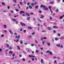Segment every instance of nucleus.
Wrapping results in <instances>:
<instances>
[{"label":"nucleus","instance_id":"nucleus-60","mask_svg":"<svg viewBox=\"0 0 64 64\" xmlns=\"http://www.w3.org/2000/svg\"><path fill=\"white\" fill-rule=\"evenodd\" d=\"M22 60L24 61H25V59L24 58H23L22 59Z\"/></svg>","mask_w":64,"mask_h":64},{"label":"nucleus","instance_id":"nucleus-27","mask_svg":"<svg viewBox=\"0 0 64 64\" xmlns=\"http://www.w3.org/2000/svg\"><path fill=\"white\" fill-rule=\"evenodd\" d=\"M55 40L56 41H58V38H55Z\"/></svg>","mask_w":64,"mask_h":64},{"label":"nucleus","instance_id":"nucleus-1","mask_svg":"<svg viewBox=\"0 0 64 64\" xmlns=\"http://www.w3.org/2000/svg\"><path fill=\"white\" fill-rule=\"evenodd\" d=\"M40 8H43V9L45 10H48V9L47 7H46V6H44L43 5H41L40 6Z\"/></svg>","mask_w":64,"mask_h":64},{"label":"nucleus","instance_id":"nucleus-12","mask_svg":"<svg viewBox=\"0 0 64 64\" xmlns=\"http://www.w3.org/2000/svg\"><path fill=\"white\" fill-rule=\"evenodd\" d=\"M56 46L57 47H60V45L59 44H56Z\"/></svg>","mask_w":64,"mask_h":64},{"label":"nucleus","instance_id":"nucleus-46","mask_svg":"<svg viewBox=\"0 0 64 64\" xmlns=\"http://www.w3.org/2000/svg\"><path fill=\"white\" fill-rule=\"evenodd\" d=\"M10 12L12 13H14V11L13 10H11Z\"/></svg>","mask_w":64,"mask_h":64},{"label":"nucleus","instance_id":"nucleus-14","mask_svg":"<svg viewBox=\"0 0 64 64\" xmlns=\"http://www.w3.org/2000/svg\"><path fill=\"white\" fill-rule=\"evenodd\" d=\"M25 14H26V15H27L28 16H30V15L28 13H26Z\"/></svg>","mask_w":64,"mask_h":64},{"label":"nucleus","instance_id":"nucleus-22","mask_svg":"<svg viewBox=\"0 0 64 64\" xmlns=\"http://www.w3.org/2000/svg\"><path fill=\"white\" fill-rule=\"evenodd\" d=\"M28 7H29V8H30V9H32V6H30V5L28 6Z\"/></svg>","mask_w":64,"mask_h":64},{"label":"nucleus","instance_id":"nucleus-5","mask_svg":"<svg viewBox=\"0 0 64 64\" xmlns=\"http://www.w3.org/2000/svg\"><path fill=\"white\" fill-rule=\"evenodd\" d=\"M47 29L48 30H51L52 29V28L50 27H48L47 28Z\"/></svg>","mask_w":64,"mask_h":64},{"label":"nucleus","instance_id":"nucleus-55","mask_svg":"<svg viewBox=\"0 0 64 64\" xmlns=\"http://www.w3.org/2000/svg\"><path fill=\"white\" fill-rule=\"evenodd\" d=\"M57 62V61L56 60H54V63H56Z\"/></svg>","mask_w":64,"mask_h":64},{"label":"nucleus","instance_id":"nucleus-20","mask_svg":"<svg viewBox=\"0 0 64 64\" xmlns=\"http://www.w3.org/2000/svg\"><path fill=\"white\" fill-rule=\"evenodd\" d=\"M8 48H9V49H10V50H11V49H12V47L11 46H9L8 47Z\"/></svg>","mask_w":64,"mask_h":64},{"label":"nucleus","instance_id":"nucleus-57","mask_svg":"<svg viewBox=\"0 0 64 64\" xmlns=\"http://www.w3.org/2000/svg\"><path fill=\"white\" fill-rule=\"evenodd\" d=\"M12 56L13 57H14V56H15V54H13L12 55Z\"/></svg>","mask_w":64,"mask_h":64},{"label":"nucleus","instance_id":"nucleus-31","mask_svg":"<svg viewBox=\"0 0 64 64\" xmlns=\"http://www.w3.org/2000/svg\"><path fill=\"white\" fill-rule=\"evenodd\" d=\"M34 41H35L36 43L37 44H38V41H36L35 40H34Z\"/></svg>","mask_w":64,"mask_h":64},{"label":"nucleus","instance_id":"nucleus-25","mask_svg":"<svg viewBox=\"0 0 64 64\" xmlns=\"http://www.w3.org/2000/svg\"><path fill=\"white\" fill-rule=\"evenodd\" d=\"M57 35L59 37H60V34L59 33H58L57 34Z\"/></svg>","mask_w":64,"mask_h":64},{"label":"nucleus","instance_id":"nucleus-35","mask_svg":"<svg viewBox=\"0 0 64 64\" xmlns=\"http://www.w3.org/2000/svg\"><path fill=\"white\" fill-rule=\"evenodd\" d=\"M35 8H36V9H38V6H36Z\"/></svg>","mask_w":64,"mask_h":64},{"label":"nucleus","instance_id":"nucleus-56","mask_svg":"<svg viewBox=\"0 0 64 64\" xmlns=\"http://www.w3.org/2000/svg\"><path fill=\"white\" fill-rule=\"evenodd\" d=\"M16 5V4H14L13 5V6L14 7H15V6Z\"/></svg>","mask_w":64,"mask_h":64},{"label":"nucleus","instance_id":"nucleus-54","mask_svg":"<svg viewBox=\"0 0 64 64\" xmlns=\"http://www.w3.org/2000/svg\"><path fill=\"white\" fill-rule=\"evenodd\" d=\"M43 39H44L43 38H40L41 41H42V40H43Z\"/></svg>","mask_w":64,"mask_h":64},{"label":"nucleus","instance_id":"nucleus-43","mask_svg":"<svg viewBox=\"0 0 64 64\" xmlns=\"http://www.w3.org/2000/svg\"><path fill=\"white\" fill-rule=\"evenodd\" d=\"M7 12V10H4L3 11V12Z\"/></svg>","mask_w":64,"mask_h":64},{"label":"nucleus","instance_id":"nucleus-33","mask_svg":"<svg viewBox=\"0 0 64 64\" xmlns=\"http://www.w3.org/2000/svg\"><path fill=\"white\" fill-rule=\"evenodd\" d=\"M27 44H28V43L27 42H26L24 43V44L25 45H27Z\"/></svg>","mask_w":64,"mask_h":64},{"label":"nucleus","instance_id":"nucleus-49","mask_svg":"<svg viewBox=\"0 0 64 64\" xmlns=\"http://www.w3.org/2000/svg\"><path fill=\"white\" fill-rule=\"evenodd\" d=\"M20 37V35H19L18 36V39H19Z\"/></svg>","mask_w":64,"mask_h":64},{"label":"nucleus","instance_id":"nucleus-59","mask_svg":"<svg viewBox=\"0 0 64 64\" xmlns=\"http://www.w3.org/2000/svg\"><path fill=\"white\" fill-rule=\"evenodd\" d=\"M8 9H10V6H8Z\"/></svg>","mask_w":64,"mask_h":64},{"label":"nucleus","instance_id":"nucleus-52","mask_svg":"<svg viewBox=\"0 0 64 64\" xmlns=\"http://www.w3.org/2000/svg\"><path fill=\"white\" fill-rule=\"evenodd\" d=\"M8 49L6 50V52H8Z\"/></svg>","mask_w":64,"mask_h":64},{"label":"nucleus","instance_id":"nucleus-24","mask_svg":"<svg viewBox=\"0 0 64 64\" xmlns=\"http://www.w3.org/2000/svg\"><path fill=\"white\" fill-rule=\"evenodd\" d=\"M31 5H32V6H34V3H32L31 4Z\"/></svg>","mask_w":64,"mask_h":64},{"label":"nucleus","instance_id":"nucleus-44","mask_svg":"<svg viewBox=\"0 0 64 64\" xmlns=\"http://www.w3.org/2000/svg\"><path fill=\"white\" fill-rule=\"evenodd\" d=\"M28 63H30V62H31V61L30 60H28Z\"/></svg>","mask_w":64,"mask_h":64},{"label":"nucleus","instance_id":"nucleus-64","mask_svg":"<svg viewBox=\"0 0 64 64\" xmlns=\"http://www.w3.org/2000/svg\"><path fill=\"white\" fill-rule=\"evenodd\" d=\"M32 37V36H29V38H31Z\"/></svg>","mask_w":64,"mask_h":64},{"label":"nucleus","instance_id":"nucleus-48","mask_svg":"<svg viewBox=\"0 0 64 64\" xmlns=\"http://www.w3.org/2000/svg\"><path fill=\"white\" fill-rule=\"evenodd\" d=\"M24 33H26V30H24Z\"/></svg>","mask_w":64,"mask_h":64},{"label":"nucleus","instance_id":"nucleus-26","mask_svg":"<svg viewBox=\"0 0 64 64\" xmlns=\"http://www.w3.org/2000/svg\"><path fill=\"white\" fill-rule=\"evenodd\" d=\"M9 53H10L11 54H12V51L10 50L9 52Z\"/></svg>","mask_w":64,"mask_h":64},{"label":"nucleus","instance_id":"nucleus-34","mask_svg":"<svg viewBox=\"0 0 64 64\" xmlns=\"http://www.w3.org/2000/svg\"><path fill=\"white\" fill-rule=\"evenodd\" d=\"M6 46H7V47L8 48V47H9V45L8 44H6Z\"/></svg>","mask_w":64,"mask_h":64},{"label":"nucleus","instance_id":"nucleus-51","mask_svg":"<svg viewBox=\"0 0 64 64\" xmlns=\"http://www.w3.org/2000/svg\"><path fill=\"white\" fill-rule=\"evenodd\" d=\"M2 4L3 5H5V4H4V3L3 2H2Z\"/></svg>","mask_w":64,"mask_h":64},{"label":"nucleus","instance_id":"nucleus-29","mask_svg":"<svg viewBox=\"0 0 64 64\" xmlns=\"http://www.w3.org/2000/svg\"><path fill=\"white\" fill-rule=\"evenodd\" d=\"M38 50H36V53H38Z\"/></svg>","mask_w":64,"mask_h":64},{"label":"nucleus","instance_id":"nucleus-30","mask_svg":"<svg viewBox=\"0 0 64 64\" xmlns=\"http://www.w3.org/2000/svg\"><path fill=\"white\" fill-rule=\"evenodd\" d=\"M42 43L43 45H44V44L45 43V41H43Z\"/></svg>","mask_w":64,"mask_h":64},{"label":"nucleus","instance_id":"nucleus-9","mask_svg":"<svg viewBox=\"0 0 64 64\" xmlns=\"http://www.w3.org/2000/svg\"><path fill=\"white\" fill-rule=\"evenodd\" d=\"M44 17V16L43 15H41V17H40V18H43Z\"/></svg>","mask_w":64,"mask_h":64},{"label":"nucleus","instance_id":"nucleus-42","mask_svg":"<svg viewBox=\"0 0 64 64\" xmlns=\"http://www.w3.org/2000/svg\"><path fill=\"white\" fill-rule=\"evenodd\" d=\"M60 48H63V45H62V46H60Z\"/></svg>","mask_w":64,"mask_h":64},{"label":"nucleus","instance_id":"nucleus-62","mask_svg":"<svg viewBox=\"0 0 64 64\" xmlns=\"http://www.w3.org/2000/svg\"><path fill=\"white\" fill-rule=\"evenodd\" d=\"M16 12H18V11H19L18 10H17V9H16Z\"/></svg>","mask_w":64,"mask_h":64},{"label":"nucleus","instance_id":"nucleus-17","mask_svg":"<svg viewBox=\"0 0 64 64\" xmlns=\"http://www.w3.org/2000/svg\"><path fill=\"white\" fill-rule=\"evenodd\" d=\"M50 52V51L49 50H48L46 51V53H49Z\"/></svg>","mask_w":64,"mask_h":64},{"label":"nucleus","instance_id":"nucleus-10","mask_svg":"<svg viewBox=\"0 0 64 64\" xmlns=\"http://www.w3.org/2000/svg\"><path fill=\"white\" fill-rule=\"evenodd\" d=\"M64 16V15H63L62 16H61L60 17V19H62L63 18V17Z\"/></svg>","mask_w":64,"mask_h":64},{"label":"nucleus","instance_id":"nucleus-53","mask_svg":"<svg viewBox=\"0 0 64 64\" xmlns=\"http://www.w3.org/2000/svg\"><path fill=\"white\" fill-rule=\"evenodd\" d=\"M15 23H16V24H18V22H17V21Z\"/></svg>","mask_w":64,"mask_h":64},{"label":"nucleus","instance_id":"nucleus-21","mask_svg":"<svg viewBox=\"0 0 64 64\" xmlns=\"http://www.w3.org/2000/svg\"><path fill=\"white\" fill-rule=\"evenodd\" d=\"M50 4H54V2H50Z\"/></svg>","mask_w":64,"mask_h":64},{"label":"nucleus","instance_id":"nucleus-38","mask_svg":"<svg viewBox=\"0 0 64 64\" xmlns=\"http://www.w3.org/2000/svg\"><path fill=\"white\" fill-rule=\"evenodd\" d=\"M40 27H38L37 28V29L38 31H39V30H40V28H39Z\"/></svg>","mask_w":64,"mask_h":64},{"label":"nucleus","instance_id":"nucleus-36","mask_svg":"<svg viewBox=\"0 0 64 64\" xmlns=\"http://www.w3.org/2000/svg\"><path fill=\"white\" fill-rule=\"evenodd\" d=\"M13 1L15 2V3H16L17 1L15 0H13Z\"/></svg>","mask_w":64,"mask_h":64},{"label":"nucleus","instance_id":"nucleus-19","mask_svg":"<svg viewBox=\"0 0 64 64\" xmlns=\"http://www.w3.org/2000/svg\"><path fill=\"white\" fill-rule=\"evenodd\" d=\"M28 28L29 29H32V27H28Z\"/></svg>","mask_w":64,"mask_h":64},{"label":"nucleus","instance_id":"nucleus-7","mask_svg":"<svg viewBox=\"0 0 64 64\" xmlns=\"http://www.w3.org/2000/svg\"><path fill=\"white\" fill-rule=\"evenodd\" d=\"M8 31L11 34H13V33L12 32L11 30H8Z\"/></svg>","mask_w":64,"mask_h":64},{"label":"nucleus","instance_id":"nucleus-18","mask_svg":"<svg viewBox=\"0 0 64 64\" xmlns=\"http://www.w3.org/2000/svg\"><path fill=\"white\" fill-rule=\"evenodd\" d=\"M20 43L21 44H22L23 43V41L22 40H21L20 41Z\"/></svg>","mask_w":64,"mask_h":64},{"label":"nucleus","instance_id":"nucleus-63","mask_svg":"<svg viewBox=\"0 0 64 64\" xmlns=\"http://www.w3.org/2000/svg\"><path fill=\"white\" fill-rule=\"evenodd\" d=\"M44 39H46V37H44L43 38Z\"/></svg>","mask_w":64,"mask_h":64},{"label":"nucleus","instance_id":"nucleus-58","mask_svg":"<svg viewBox=\"0 0 64 64\" xmlns=\"http://www.w3.org/2000/svg\"><path fill=\"white\" fill-rule=\"evenodd\" d=\"M26 50H28V51H27V52H29V50H28V49H27V48H26Z\"/></svg>","mask_w":64,"mask_h":64},{"label":"nucleus","instance_id":"nucleus-41","mask_svg":"<svg viewBox=\"0 0 64 64\" xmlns=\"http://www.w3.org/2000/svg\"><path fill=\"white\" fill-rule=\"evenodd\" d=\"M50 20H52V17L50 16Z\"/></svg>","mask_w":64,"mask_h":64},{"label":"nucleus","instance_id":"nucleus-15","mask_svg":"<svg viewBox=\"0 0 64 64\" xmlns=\"http://www.w3.org/2000/svg\"><path fill=\"white\" fill-rule=\"evenodd\" d=\"M22 3H23V2H20V4L22 6Z\"/></svg>","mask_w":64,"mask_h":64},{"label":"nucleus","instance_id":"nucleus-2","mask_svg":"<svg viewBox=\"0 0 64 64\" xmlns=\"http://www.w3.org/2000/svg\"><path fill=\"white\" fill-rule=\"evenodd\" d=\"M28 57H30V58H32V57H33V58H34L35 57V56L33 55H29L28 56Z\"/></svg>","mask_w":64,"mask_h":64},{"label":"nucleus","instance_id":"nucleus-40","mask_svg":"<svg viewBox=\"0 0 64 64\" xmlns=\"http://www.w3.org/2000/svg\"><path fill=\"white\" fill-rule=\"evenodd\" d=\"M38 21H40V22H41V20H40V19L39 18H38Z\"/></svg>","mask_w":64,"mask_h":64},{"label":"nucleus","instance_id":"nucleus-45","mask_svg":"<svg viewBox=\"0 0 64 64\" xmlns=\"http://www.w3.org/2000/svg\"><path fill=\"white\" fill-rule=\"evenodd\" d=\"M19 42V39H17V40H16V42Z\"/></svg>","mask_w":64,"mask_h":64},{"label":"nucleus","instance_id":"nucleus-13","mask_svg":"<svg viewBox=\"0 0 64 64\" xmlns=\"http://www.w3.org/2000/svg\"><path fill=\"white\" fill-rule=\"evenodd\" d=\"M17 47L18 48V50H20V47L18 46H17Z\"/></svg>","mask_w":64,"mask_h":64},{"label":"nucleus","instance_id":"nucleus-4","mask_svg":"<svg viewBox=\"0 0 64 64\" xmlns=\"http://www.w3.org/2000/svg\"><path fill=\"white\" fill-rule=\"evenodd\" d=\"M20 23L21 25L22 26H26V24H24L22 22H20Z\"/></svg>","mask_w":64,"mask_h":64},{"label":"nucleus","instance_id":"nucleus-6","mask_svg":"<svg viewBox=\"0 0 64 64\" xmlns=\"http://www.w3.org/2000/svg\"><path fill=\"white\" fill-rule=\"evenodd\" d=\"M48 8L49 9H50L51 12H52V13H53V12L52 11V10L51 9V6H48Z\"/></svg>","mask_w":64,"mask_h":64},{"label":"nucleus","instance_id":"nucleus-28","mask_svg":"<svg viewBox=\"0 0 64 64\" xmlns=\"http://www.w3.org/2000/svg\"><path fill=\"white\" fill-rule=\"evenodd\" d=\"M12 20L14 21V22H15V21H16V19H12Z\"/></svg>","mask_w":64,"mask_h":64},{"label":"nucleus","instance_id":"nucleus-32","mask_svg":"<svg viewBox=\"0 0 64 64\" xmlns=\"http://www.w3.org/2000/svg\"><path fill=\"white\" fill-rule=\"evenodd\" d=\"M30 17H28V18H27V20H29V19H30Z\"/></svg>","mask_w":64,"mask_h":64},{"label":"nucleus","instance_id":"nucleus-47","mask_svg":"<svg viewBox=\"0 0 64 64\" xmlns=\"http://www.w3.org/2000/svg\"><path fill=\"white\" fill-rule=\"evenodd\" d=\"M31 46H32V47H33V46H34V44H31Z\"/></svg>","mask_w":64,"mask_h":64},{"label":"nucleus","instance_id":"nucleus-23","mask_svg":"<svg viewBox=\"0 0 64 64\" xmlns=\"http://www.w3.org/2000/svg\"><path fill=\"white\" fill-rule=\"evenodd\" d=\"M49 53L50 54V55H52V52H51V51H50Z\"/></svg>","mask_w":64,"mask_h":64},{"label":"nucleus","instance_id":"nucleus-50","mask_svg":"<svg viewBox=\"0 0 64 64\" xmlns=\"http://www.w3.org/2000/svg\"><path fill=\"white\" fill-rule=\"evenodd\" d=\"M32 35H34V34H35V32H33V33H32Z\"/></svg>","mask_w":64,"mask_h":64},{"label":"nucleus","instance_id":"nucleus-8","mask_svg":"<svg viewBox=\"0 0 64 64\" xmlns=\"http://www.w3.org/2000/svg\"><path fill=\"white\" fill-rule=\"evenodd\" d=\"M4 27L5 29H6V28H7V25L5 24L4 25Z\"/></svg>","mask_w":64,"mask_h":64},{"label":"nucleus","instance_id":"nucleus-61","mask_svg":"<svg viewBox=\"0 0 64 64\" xmlns=\"http://www.w3.org/2000/svg\"><path fill=\"white\" fill-rule=\"evenodd\" d=\"M42 12V11H39V12L40 13H41Z\"/></svg>","mask_w":64,"mask_h":64},{"label":"nucleus","instance_id":"nucleus-11","mask_svg":"<svg viewBox=\"0 0 64 64\" xmlns=\"http://www.w3.org/2000/svg\"><path fill=\"white\" fill-rule=\"evenodd\" d=\"M47 44L48 46H50V43L49 42H47Z\"/></svg>","mask_w":64,"mask_h":64},{"label":"nucleus","instance_id":"nucleus-37","mask_svg":"<svg viewBox=\"0 0 64 64\" xmlns=\"http://www.w3.org/2000/svg\"><path fill=\"white\" fill-rule=\"evenodd\" d=\"M4 35L2 34V35L1 36V37H4Z\"/></svg>","mask_w":64,"mask_h":64},{"label":"nucleus","instance_id":"nucleus-3","mask_svg":"<svg viewBox=\"0 0 64 64\" xmlns=\"http://www.w3.org/2000/svg\"><path fill=\"white\" fill-rule=\"evenodd\" d=\"M24 13H25V12L23 11L22 10L20 12V14H22Z\"/></svg>","mask_w":64,"mask_h":64},{"label":"nucleus","instance_id":"nucleus-16","mask_svg":"<svg viewBox=\"0 0 64 64\" xmlns=\"http://www.w3.org/2000/svg\"><path fill=\"white\" fill-rule=\"evenodd\" d=\"M41 62L42 63H43V59H42L41 60Z\"/></svg>","mask_w":64,"mask_h":64},{"label":"nucleus","instance_id":"nucleus-39","mask_svg":"<svg viewBox=\"0 0 64 64\" xmlns=\"http://www.w3.org/2000/svg\"><path fill=\"white\" fill-rule=\"evenodd\" d=\"M53 28H57V27L56 26H53Z\"/></svg>","mask_w":64,"mask_h":64}]
</instances>
